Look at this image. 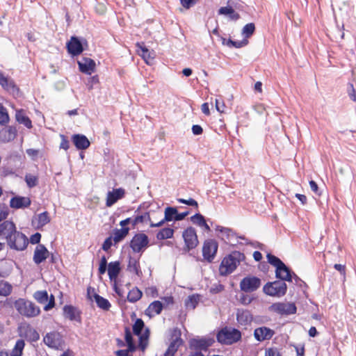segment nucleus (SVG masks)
<instances>
[{
	"label": "nucleus",
	"mask_w": 356,
	"mask_h": 356,
	"mask_svg": "<svg viewBox=\"0 0 356 356\" xmlns=\"http://www.w3.org/2000/svg\"><path fill=\"white\" fill-rule=\"evenodd\" d=\"M0 238H5L9 248L17 251L24 250L29 244L26 236L17 230L12 220H4L0 223Z\"/></svg>",
	"instance_id": "nucleus-1"
},
{
	"label": "nucleus",
	"mask_w": 356,
	"mask_h": 356,
	"mask_svg": "<svg viewBox=\"0 0 356 356\" xmlns=\"http://www.w3.org/2000/svg\"><path fill=\"white\" fill-rule=\"evenodd\" d=\"M245 259L243 253L239 251H233L226 256L220 263L219 268L220 275L227 276L233 273L240 262Z\"/></svg>",
	"instance_id": "nucleus-2"
},
{
	"label": "nucleus",
	"mask_w": 356,
	"mask_h": 356,
	"mask_svg": "<svg viewBox=\"0 0 356 356\" xmlns=\"http://www.w3.org/2000/svg\"><path fill=\"white\" fill-rule=\"evenodd\" d=\"M284 274H281L280 277L273 282H268L263 287V292L267 296L276 298H282L286 295L287 285L284 280Z\"/></svg>",
	"instance_id": "nucleus-3"
},
{
	"label": "nucleus",
	"mask_w": 356,
	"mask_h": 356,
	"mask_svg": "<svg viewBox=\"0 0 356 356\" xmlns=\"http://www.w3.org/2000/svg\"><path fill=\"white\" fill-rule=\"evenodd\" d=\"M241 337L242 334L238 329L227 326L222 327L216 334L217 341L223 345L236 343L241 341Z\"/></svg>",
	"instance_id": "nucleus-4"
},
{
	"label": "nucleus",
	"mask_w": 356,
	"mask_h": 356,
	"mask_svg": "<svg viewBox=\"0 0 356 356\" xmlns=\"http://www.w3.org/2000/svg\"><path fill=\"white\" fill-rule=\"evenodd\" d=\"M15 308L22 316L33 318L38 316L40 309L35 303L24 298H19L14 303Z\"/></svg>",
	"instance_id": "nucleus-5"
},
{
	"label": "nucleus",
	"mask_w": 356,
	"mask_h": 356,
	"mask_svg": "<svg viewBox=\"0 0 356 356\" xmlns=\"http://www.w3.org/2000/svg\"><path fill=\"white\" fill-rule=\"evenodd\" d=\"M88 47L86 38L73 35L66 43V49L72 57L81 55Z\"/></svg>",
	"instance_id": "nucleus-6"
},
{
	"label": "nucleus",
	"mask_w": 356,
	"mask_h": 356,
	"mask_svg": "<svg viewBox=\"0 0 356 356\" xmlns=\"http://www.w3.org/2000/svg\"><path fill=\"white\" fill-rule=\"evenodd\" d=\"M149 238L144 233L136 234L129 243V246L135 253L143 252L149 245Z\"/></svg>",
	"instance_id": "nucleus-7"
},
{
	"label": "nucleus",
	"mask_w": 356,
	"mask_h": 356,
	"mask_svg": "<svg viewBox=\"0 0 356 356\" xmlns=\"http://www.w3.org/2000/svg\"><path fill=\"white\" fill-rule=\"evenodd\" d=\"M182 237L185 243V246L184 248V250L185 252H189L190 250L195 249L199 243L196 230L193 227H187L183 232Z\"/></svg>",
	"instance_id": "nucleus-8"
},
{
	"label": "nucleus",
	"mask_w": 356,
	"mask_h": 356,
	"mask_svg": "<svg viewBox=\"0 0 356 356\" xmlns=\"http://www.w3.org/2000/svg\"><path fill=\"white\" fill-rule=\"evenodd\" d=\"M269 310L282 316L295 314L297 307L294 302H275L269 307Z\"/></svg>",
	"instance_id": "nucleus-9"
},
{
	"label": "nucleus",
	"mask_w": 356,
	"mask_h": 356,
	"mask_svg": "<svg viewBox=\"0 0 356 356\" xmlns=\"http://www.w3.org/2000/svg\"><path fill=\"white\" fill-rule=\"evenodd\" d=\"M218 243L215 239H207L202 246V256L208 262L211 263L216 256Z\"/></svg>",
	"instance_id": "nucleus-10"
},
{
	"label": "nucleus",
	"mask_w": 356,
	"mask_h": 356,
	"mask_svg": "<svg viewBox=\"0 0 356 356\" xmlns=\"http://www.w3.org/2000/svg\"><path fill=\"white\" fill-rule=\"evenodd\" d=\"M261 285V280L255 276L245 277L240 282V289L245 293L257 290Z\"/></svg>",
	"instance_id": "nucleus-11"
},
{
	"label": "nucleus",
	"mask_w": 356,
	"mask_h": 356,
	"mask_svg": "<svg viewBox=\"0 0 356 356\" xmlns=\"http://www.w3.org/2000/svg\"><path fill=\"white\" fill-rule=\"evenodd\" d=\"M0 86L15 97L20 96V90L15 81L3 75L0 71Z\"/></svg>",
	"instance_id": "nucleus-12"
},
{
	"label": "nucleus",
	"mask_w": 356,
	"mask_h": 356,
	"mask_svg": "<svg viewBox=\"0 0 356 356\" xmlns=\"http://www.w3.org/2000/svg\"><path fill=\"white\" fill-rule=\"evenodd\" d=\"M266 259L268 263L275 268V277H280L281 274H284L289 268L279 257L271 253H267Z\"/></svg>",
	"instance_id": "nucleus-13"
},
{
	"label": "nucleus",
	"mask_w": 356,
	"mask_h": 356,
	"mask_svg": "<svg viewBox=\"0 0 356 356\" xmlns=\"http://www.w3.org/2000/svg\"><path fill=\"white\" fill-rule=\"evenodd\" d=\"M213 343L214 339L213 338L202 337L200 339H191L189 341V346L191 348L195 349L196 351H206Z\"/></svg>",
	"instance_id": "nucleus-14"
},
{
	"label": "nucleus",
	"mask_w": 356,
	"mask_h": 356,
	"mask_svg": "<svg viewBox=\"0 0 356 356\" xmlns=\"http://www.w3.org/2000/svg\"><path fill=\"white\" fill-rule=\"evenodd\" d=\"M77 64L79 71L85 74L91 75L95 71V61L90 58L83 57L77 61Z\"/></svg>",
	"instance_id": "nucleus-15"
},
{
	"label": "nucleus",
	"mask_w": 356,
	"mask_h": 356,
	"mask_svg": "<svg viewBox=\"0 0 356 356\" xmlns=\"http://www.w3.org/2000/svg\"><path fill=\"white\" fill-rule=\"evenodd\" d=\"M63 316L72 321L81 323V312L76 307L66 305L63 308Z\"/></svg>",
	"instance_id": "nucleus-16"
},
{
	"label": "nucleus",
	"mask_w": 356,
	"mask_h": 356,
	"mask_svg": "<svg viewBox=\"0 0 356 356\" xmlns=\"http://www.w3.org/2000/svg\"><path fill=\"white\" fill-rule=\"evenodd\" d=\"M49 254L50 252L46 246L39 244L34 250L33 260L35 264L39 265L44 262L49 257Z\"/></svg>",
	"instance_id": "nucleus-17"
},
{
	"label": "nucleus",
	"mask_w": 356,
	"mask_h": 356,
	"mask_svg": "<svg viewBox=\"0 0 356 356\" xmlns=\"http://www.w3.org/2000/svg\"><path fill=\"white\" fill-rule=\"evenodd\" d=\"M19 336L24 337L30 342H36L40 339L39 333L30 324H27L21 329Z\"/></svg>",
	"instance_id": "nucleus-18"
},
{
	"label": "nucleus",
	"mask_w": 356,
	"mask_h": 356,
	"mask_svg": "<svg viewBox=\"0 0 356 356\" xmlns=\"http://www.w3.org/2000/svg\"><path fill=\"white\" fill-rule=\"evenodd\" d=\"M275 334V331L268 327L262 326L254 330V337L257 341L270 339Z\"/></svg>",
	"instance_id": "nucleus-19"
},
{
	"label": "nucleus",
	"mask_w": 356,
	"mask_h": 356,
	"mask_svg": "<svg viewBox=\"0 0 356 356\" xmlns=\"http://www.w3.org/2000/svg\"><path fill=\"white\" fill-rule=\"evenodd\" d=\"M72 142L78 150H85L90 145L88 138L83 134H74L71 138Z\"/></svg>",
	"instance_id": "nucleus-20"
},
{
	"label": "nucleus",
	"mask_w": 356,
	"mask_h": 356,
	"mask_svg": "<svg viewBox=\"0 0 356 356\" xmlns=\"http://www.w3.org/2000/svg\"><path fill=\"white\" fill-rule=\"evenodd\" d=\"M31 204L29 197L20 195H15L10 200V207L15 209L28 208Z\"/></svg>",
	"instance_id": "nucleus-21"
},
{
	"label": "nucleus",
	"mask_w": 356,
	"mask_h": 356,
	"mask_svg": "<svg viewBox=\"0 0 356 356\" xmlns=\"http://www.w3.org/2000/svg\"><path fill=\"white\" fill-rule=\"evenodd\" d=\"M137 51L138 54L143 58L145 62L147 64H152L154 58L155 53L154 51H150L147 47H146L143 43H137Z\"/></svg>",
	"instance_id": "nucleus-22"
},
{
	"label": "nucleus",
	"mask_w": 356,
	"mask_h": 356,
	"mask_svg": "<svg viewBox=\"0 0 356 356\" xmlns=\"http://www.w3.org/2000/svg\"><path fill=\"white\" fill-rule=\"evenodd\" d=\"M236 321L243 326H246L250 324L252 320L253 316L251 312L248 309L238 308L236 309Z\"/></svg>",
	"instance_id": "nucleus-23"
},
{
	"label": "nucleus",
	"mask_w": 356,
	"mask_h": 356,
	"mask_svg": "<svg viewBox=\"0 0 356 356\" xmlns=\"http://www.w3.org/2000/svg\"><path fill=\"white\" fill-rule=\"evenodd\" d=\"M125 193L124 189L122 188H118L113 189L112 191H108L106 197V205L107 207H111L118 200L122 199Z\"/></svg>",
	"instance_id": "nucleus-24"
},
{
	"label": "nucleus",
	"mask_w": 356,
	"mask_h": 356,
	"mask_svg": "<svg viewBox=\"0 0 356 356\" xmlns=\"http://www.w3.org/2000/svg\"><path fill=\"white\" fill-rule=\"evenodd\" d=\"M17 136V129L15 127L10 126L0 130V143H8L13 140Z\"/></svg>",
	"instance_id": "nucleus-25"
},
{
	"label": "nucleus",
	"mask_w": 356,
	"mask_h": 356,
	"mask_svg": "<svg viewBox=\"0 0 356 356\" xmlns=\"http://www.w3.org/2000/svg\"><path fill=\"white\" fill-rule=\"evenodd\" d=\"M285 280L288 282H293L295 285L300 288H307V284L300 278L290 268L284 273Z\"/></svg>",
	"instance_id": "nucleus-26"
},
{
	"label": "nucleus",
	"mask_w": 356,
	"mask_h": 356,
	"mask_svg": "<svg viewBox=\"0 0 356 356\" xmlns=\"http://www.w3.org/2000/svg\"><path fill=\"white\" fill-rule=\"evenodd\" d=\"M60 334L58 332L47 333L43 339L44 343L49 348H58L60 345Z\"/></svg>",
	"instance_id": "nucleus-27"
},
{
	"label": "nucleus",
	"mask_w": 356,
	"mask_h": 356,
	"mask_svg": "<svg viewBox=\"0 0 356 356\" xmlns=\"http://www.w3.org/2000/svg\"><path fill=\"white\" fill-rule=\"evenodd\" d=\"M121 272V264L119 261H111L108 264V275L111 282H115Z\"/></svg>",
	"instance_id": "nucleus-28"
},
{
	"label": "nucleus",
	"mask_w": 356,
	"mask_h": 356,
	"mask_svg": "<svg viewBox=\"0 0 356 356\" xmlns=\"http://www.w3.org/2000/svg\"><path fill=\"white\" fill-rule=\"evenodd\" d=\"M127 270L129 273L136 274L138 277H143V272L140 269L139 258H135L129 256Z\"/></svg>",
	"instance_id": "nucleus-29"
},
{
	"label": "nucleus",
	"mask_w": 356,
	"mask_h": 356,
	"mask_svg": "<svg viewBox=\"0 0 356 356\" xmlns=\"http://www.w3.org/2000/svg\"><path fill=\"white\" fill-rule=\"evenodd\" d=\"M163 304L159 300H154L149 304L148 307L145 309V314L149 318H152L155 314H160L163 309Z\"/></svg>",
	"instance_id": "nucleus-30"
},
{
	"label": "nucleus",
	"mask_w": 356,
	"mask_h": 356,
	"mask_svg": "<svg viewBox=\"0 0 356 356\" xmlns=\"http://www.w3.org/2000/svg\"><path fill=\"white\" fill-rule=\"evenodd\" d=\"M92 297L97 304V306L99 309L104 311H108L110 309L111 304L108 299L101 296L95 292H94Z\"/></svg>",
	"instance_id": "nucleus-31"
},
{
	"label": "nucleus",
	"mask_w": 356,
	"mask_h": 356,
	"mask_svg": "<svg viewBox=\"0 0 356 356\" xmlns=\"http://www.w3.org/2000/svg\"><path fill=\"white\" fill-rule=\"evenodd\" d=\"M191 222L200 227H204L207 232H210L211 229L209 225L207 223L205 218L200 213H196L191 217Z\"/></svg>",
	"instance_id": "nucleus-32"
},
{
	"label": "nucleus",
	"mask_w": 356,
	"mask_h": 356,
	"mask_svg": "<svg viewBox=\"0 0 356 356\" xmlns=\"http://www.w3.org/2000/svg\"><path fill=\"white\" fill-rule=\"evenodd\" d=\"M218 15H227L232 20H237L240 17L239 14L230 6L220 7L218 10Z\"/></svg>",
	"instance_id": "nucleus-33"
},
{
	"label": "nucleus",
	"mask_w": 356,
	"mask_h": 356,
	"mask_svg": "<svg viewBox=\"0 0 356 356\" xmlns=\"http://www.w3.org/2000/svg\"><path fill=\"white\" fill-rule=\"evenodd\" d=\"M124 340L126 346L129 348V350L136 351L137 350L138 346L129 327H124Z\"/></svg>",
	"instance_id": "nucleus-34"
},
{
	"label": "nucleus",
	"mask_w": 356,
	"mask_h": 356,
	"mask_svg": "<svg viewBox=\"0 0 356 356\" xmlns=\"http://www.w3.org/2000/svg\"><path fill=\"white\" fill-rule=\"evenodd\" d=\"M129 230V228L121 227L120 229H114L113 236L114 243L117 244L123 241L125 238V237L128 235Z\"/></svg>",
	"instance_id": "nucleus-35"
},
{
	"label": "nucleus",
	"mask_w": 356,
	"mask_h": 356,
	"mask_svg": "<svg viewBox=\"0 0 356 356\" xmlns=\"http://www.w3.org/2000/svg\"><path fill=\"white\" fill-rule=\"evenodd\" d=\"M138 348L142 350L145 351L148 346V341L149 337V328H146L143 334L138 335Z\"/></svg>",
	"instance_id": "nucleus-36"
},
{
	"label": "nucleus",
	"mask_w": 356,
	"mask_h": 356,
	"mask_svg": "<svg viewBox=\"0 0 356 356\" xmlns=\"http://www.w3.org/2000/svg\"><path fill=\"white\" fill-rule=\"evenodd\" d=\"M177 209L175 207H167L165 209V221H177Z\"/></svg>",
	"instance_id": "nucleus-37"
},
{
	"label": "nucleus",
	"mask_w": 356,
	"mask_h": 356,
	"mask_svg": "<svg viewBox=\"0 0 356 356\" xmlns=\"http://www.w3.org/2000/svg\"><path fill=\"white\" fill-rule=\"evenodd\" d=\"M16 120L19 123L24 124L26 128L31 129L32 127V122L30 118L26 115L22 111H17L15 115Z\"/></svg>",
	"instance_id": "nucleus-38"
},
{
	"label": "nucleus",
	"mask_w": 356,
	"mask_h": 356,
	"mask_svg": "<svg viewBox=\"0 0 356 356\" xmlns=\"http://www.w3.org/2000/svg\"><path fill=\"white\" fill-rule=\"evenodd\" d=\"M142 206L140 205L139 207L135 211L134 216L136 217V220L138 223H144L151 221V218L149 216V213L148 211H145L144 213H140Z\"/></svg>",
	"instance_id": "nucleus-39"
},
{
	"label": "nucleus",
	"mask_w": 356,
	"mask_h": 356,
	"mask_svg": "<svg viewBox=\"0 0 356 356\" xmlns=\"http://www.w3.org/2000/svg\"><path fill=\"white\" fill-rule=\"evenodd\" d=\"M175 231L172 228L170 227H164L162 228L157 234L156 238L158 240H165L171 238L173 237Z\"/></svg>",
	"instance_id": "nucleus-40"
},
{
	"label": "nucleus",
	"mask_w": 356,
	"mask_h": 356,
	"mask_svg": "<svg viewBox=\"0 0 356 356\" xmlns=\"http://www.w3.org/2000/svg\"><path fill=\"white\" fill-rule=\"evenodd\" d=\"M142 296V291L138 287L136 286L133 288L131 291H129V292L128 293L127 300L129 302L134 303L139 300L141 298Z\"/></svg>",
	"instance_id": "nucleus-41"
},
{
	"label": "nucleus",
	"mask_w": 356,
	"mask_h": 356,
	"mask_svg": "<svg viewBox=\"0 0 356 356\" xmlns=\"http://www.w3.org/2000/svg\"><path fill=\"white\" fill-rule=\"evenodd\" d=\"M169 341L184 343V340L181 339V332L179 328L176 327L169 330Z\"/></svg>",
	"instance_id": "nucleus-42"
},
{
	"label": "nucleus",
	"mask_w": 356,
	"mask_h": 356,
	"mask_svg": "<svg viewBox=\"0 0 356 356\" xmlns=\"http://www.w3.org/2000/svg\"><path fill=\"white\" fill-rule=\"evenodd\" d=\"M184 343H179L175 341H170V344L164 353L163 356H175V354L178 350L179 348Z\"/></svg>",
	"instance_id": "nucleus-43"
},
{
	"label": "nucleus",
	"mask_w": 356,
	"mask_h": 356,
	"mask_svg": "<svg viewBox=\"0 0 356 356\" xmlns=\"http://www.w3.org/2000/svg\"><path fill=\"white\" fill-rule=\"evenodd\" d=\"M145 327V323L141 318H136L133 325V333L136 335L143 334L142 332Z\"/></svg>",
	"instance_id": "nucleus-44"
},
{
	"label": "nucleus",
	"mask_w": 356,
	"mask_h": 356,
	"mask_svg": "<svg viewBox=\"0 0 356 356\" xmlns=\"http://www.w3.org/2000/svg\"><path fill=\"white\" fill-rule=\"evenodd\" d=\"M33 297L39 303L41 304L45 303L49 299V295L46 290L35 291Z\"/></svg>",
	"instance_id": "nucleus-45"
},
{
	"label": "nucleus",
	"mask_w": 356,
	"mask_h": 356,
	"mask_svg": "<svg viewBox=\"0 0 356 356\" xmlns=\"http://www.w3.org/2000/svg\"><path fill=\"white\" fill-rule=\"evenodd\" d=\"M24 346H25L24 341L23 339H18L16 341V343H15V347L11 353V355L22 356Z\"/></svg>",
	"instance_id": "nucleus-46"
},
{
	"label": "nucleus",
	"mask_w": 356,
	"mask_h": 356,
	"mask_svg": "<svg viewBox=\"0 0 356 356\" xmlns=\"http://www.w3.org/2000/svg\"><path fill=\"white\" fill-rule=\"evenodd\" d=\"M255 31V25L254 23H248L245 24L242 29V35L247 39L252 36Z\"/></svg>",
	"instance_id": "nucleus-47"
},
{
	"label": "nucleus",
	"mask_w": 356,
	"mask_h": 356,
	"mask_svg": "<svg viewBox=\"0 0 356 356\" xmlns=\"http://www.w3.org/2000/svg\"><path fill=\"white\" fill-rule=\"evenodd\" d=\"M12 291V286L7 282H0V296H8Z\"/></svg>",
	"instance_id": "nucleus-48"
},
{
	"label": "nucleus",
	"mask_w": 356,
	"mask_h": 356,
	"mask_svg": "<svg viewBox=\"0 0 356 356\" xmlns=\"http://www.w3.org/2000/svg\"><path fill=\"white\" fill-rule=\"evenodd\" d=\"M9 115L7 109L0 104V124L6 125L9 122Z\"/></svg>",
	"instance_id": "nucleus-49"
},
{
	"label": "nucleus",
	"mask_w": 356,
	"mask_h": 356,
	"mask_svg": "<svg viewBox=\"0 0 356 356\" xmlns=\"http://www.w3.org/2000/svg\"><path fill=\"white\" fill-rule=\"evenodd\" d=\"M24 180L26 183L27 186L30 188L36 186L38 183V177L31 174L26 175Z\"/></svg>",
	"instance_id": "nucleus-50"
},
{
	"label": "nucleus",
	"mask_w": 356,
	"mask_h": 356,
	"mask_svg": "<svg viewBox=\"0 0 356 356\" xmlns=\"http://www.w3.org/2000/svg\"><path fill=\"white\" fill-rule=\"evenodd\" d=\"M216 231H219L226 236L227 239H229L231 236H236V233L229 227H225L220 225H217L216 227Z\"/></svg>",
	"instance_id": "nucleus-51"
},
{
	"label": "nucleus",
	"mask_w": 356,
	"mask_h": 356,
	"mask_svg": "<svg viewBox=\"0 0 356 356\" xmlns=\"http://www.w3.org/2000/svg\"><path fill=\"white\" fill-rule=\"evenodd\" d=\"M38 227H43L50 222V218L47 211H44L38 215Z\"/></svg>",
	"instance_id": "nucleus-52"
},
{
	"label": "nucleus",
	"mask_w": 356,
	"mask_h": 356,
	"mask_svg": "<svg viewBox=\"0 0 356 356\" xmlns=\"http://www.w3.org/2000/svg\"><path fill=\"white\" fill-rule=\"evenodd\" d=\"M200 300V296L198 294H193L188 297L187 300L186 301V305L191 306L193 309H195L198 304Z\"/></svg>",
	"instance_id": "nucleus-53"
},
{
	"label": "nucleus",
	"mask_w": 356,
	"mask_h": 356,
	"mask_svg": "<svg viewBox=\"0 0 356 356\" xmlns=\"http://www.w3.org/2000/svg\"><path fill=\"white\" fill-rule=\"evenodd\" d=\"M177 202L188 206L195 207L196 209L198 208L197 202L193 198H189L188 200H186L184 198H178Z\"/></svg>",
	"instance_id": "nucleus-54"
},
{
	"label": "nucleus",
	"mask_w": 356,
	"mask_h": 356,
	"mask_svg": "<svg viewBox=\"0 0 356 356\" xmlns=\"http://www.w3.org/2000/svg\"><path fill=\"white\" fill-rule=\"evenodd\" d=\"M113 236L107 237L102 244V249L105 252H108L113 245Z\"/></svg>",
	"instance_id": "nucleus-55"
},
{
	"label": "nucleus",
	"mask_w": 356,
	"mask_h": 356,
	"mask_svg": "<svg viewBox=\"0 0 356 356\" xmlns=\"http://www.w3.org/2000/svg\"><path fill=\"white\" fill-rule=\"evenodd\" d=\"M60 137L61 139L60 149L67 150L70 148V140H68L67 137L64 134H60Z\"/></svg>",
	"instance_id": "nucleus-56"
},
{
	"label": "nucleus",
	"mask_w": 356,
	"mask_h": 356,
	"mask_svg": "<svg viewBox=\"0 0 356 356\" xmlns=\"http://www.w3.org/2000/svg\"><path fill=\"white\" fill-rule=\"evenodd\" d=\"M181 6L186 9H190L194 6L198 0H179Z\"/></svg>",
	"instance_id": "nucleus-57"
},
{
	"label": "nucleus",
	"mask_w": 356,
	"mask_h": 356,
	"mask_svg": "<svg viewBox=\"0 0 356 356\" xmlns=\"http://www.w3.org/2000/svg\"><path fill=\"white\" fill-rule=\"evenodd\" d=\"M41 234L39 233V232H35V234H32L30 237V239L29 241V242H30L31 244H37L39 245L40 244V240H41Z\"/></svg>",
	"instance_id": "nucleus-58"
},
{
	"label": "nucleus",
	"mask_w": 356,
	"mask_h": 356,
	"mask_svg": "<svg viewBox=\"0 0 356 356\" xmlns=\"http://www.w3.org/2000/svg\"><path fill=\"white\" fill-rule=\"evenodd\" d=\"M48 303L44 307V311H49L55 307V298L51 294L47 300Z\"/></svg>",
	"instance_id": "nucleus-59"
},
{
	"label": "nucleus",
	"mask_w": 356,
	"mask_h": 356,
	"mask_svg": "<svg viewBox=\"0 0 356 356\" xmlns=\"http://www.w3.org/2000/svg\"><path fill=\"white\" fill-rule=\"evenodd\" d=\"M246 245H249L254 248H258L262 251L265 250L266 249V245L259 241H248V242H246Z\"/></svg>",
	"instance_id": "nucleus-60"
},
{
	"label": "nucleus",
	"mask_w": 356,
	"mask_h": 356,
	"mask_svg": "<svg viewBox=\"0 0 356 356\" xmlns=\"http://www.w3.org/2000/svg\"><path fill=\"white\" fill-rule=\"evenodd\" d=\"M134 351L129 350V348L127 349H120L115 352L116 356H133L132 353Z\"/></svg>",
	"instance_id": "nucleus-61"
},
{
	"label": "nucleus",
	"mask_w": 356,
	"mask_h": 356,
	"mask_svg": "<svg viewBox=\"0 0 356 356\" xmlns=\"http://www.w3.org/2000/svg\"><path fill=\"white\" fill-rule=\"evenodd\" d=\"M253 300V298L250 297L248 295L242 294L240 297L239 301L243 305H250Z\"/></svg>",
	"instance_id": "nucleus-62"
},
{
	"label": "nucleus",
	"mask_w": 356,
	"mask_h": 356,
	"mask_svg": "<svg viewBox=\"0 0 356 356\" xmlns=\"http://www.w3.org/2000/svg\"><path fill=\"white\" fill-rule=\"evenodd\" d=\"M265 356H282L276 348H269L266 350Z\"/></svg>",
	"instance_id": "nucleus-63"
},
{
	"label": "nucleus",
	"mask_w": 356,
	"mask_h": 356,
	"mask_svg": "<svg viewBox=\"0 0 356 356\" xmlns=\"http://www.w3.org/2000/svg\"><path fill=\"white\" fill-rule=\"evenodd\" d=\"M309 186H310V188H311V190L317 195H321V193L319 190V188L318 186V184H316V182L314 180H310L309 181Z\"/></svg>",
	"instance_id": "nucleus-64"
}]
</instances>
